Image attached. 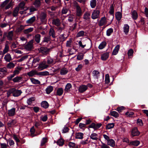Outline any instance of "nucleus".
<instances>
[{
  "instance_id": "nucleus-27",
  "label": "nucleus",
  "mask_w": 148,
  "mask_h": 148,
  "mask_svg": "<svg viewBox=\"0 0 148 148\" xmlns=\"http://www.w3.org/2000/svg\"><path fill=\"white\" fill-rule=\"evenodd\" d=\"M106 45V42L105 41H103L99 45L98 47V48L100 49H102L105 48Z\"/></svg>"
},
{
  "instance_id": "nucleus-55",
  "label": "nucleus",
  "mask_w": 148,
  "mask_h": 148,
  "mask_svg": "<svg viewBox=\"0 0 148 148\" xmlns=\"http://www.w3.org/2000/svg\"><path fill=\"white\" fill-rule=\"evenodd\" d=\"M33 28L30 27L25 29L23 32L24 33L27 34L32 32L33 31Z\"/></svg>"
},
{
  "instance_id": "nucleus-12",
  "label": "nucleus",
  "mask_w": 148,
  "mask_h": 148,
  "mask_svg": "<svg viewBox=\"0 0 148 148\" xmlns=\"http://www.w3.org/2000/svg\"><path fill=\"white\" fill-rule=\"evenodd\" d=\"M109 57V53L106 52L102 54L101 55V60L103 61L106 60Z\"/></svg>"
},
{
  "instance_id": "nucleus-1",
  "label": "nucleus",
  "mask_w": 148,
  "mask_h": 148,
  "mask_svg": "<svg viewBox=\"0 0 148 148\" xmlns=\"http://www.w3.org/2000/svg\"><path fill=\"white\" fill-rule=\"evenodd\" d=\"M22 92L21 90H17L14 88H11L7 91V94L8 97H9L10 94L12 93L14 97H17L21 94Z\"/></svg>"
},
{
  "instance_id": "nucleus-19",
  "label": "nucleus",
  "mask_w": 148,
  "mask_h": 148,
  "mask_svg": "<svg viewBox=\"0 0 148 148\" xmlns=\"http://www.w3.org/2000/svg\"><path fill=\"white\" fill-rule=\"evenodd\" d=\"M22 69V67L20 66H18L16 68L13 72L14 74L16 75L19 74Z\"/></svg>"
},
{
  "instance_id": "nucleus-53",
  "label": "nucleus",
  "mask_w": 148,
  "mask_h": 148,
  "mask_svg": "<svg viewBox=\"0 0 148 148\" xmlns=\"http://www.w3.org/2000/svg\"><path fill=\"white\" fill-rule=\"evenodd\" d=\"M114 124L113 123L108 124L106 127V129H110L113 128L114 126Z\"/></svg>"
},
{
  "instance_id": "nucleus-64",
  "label": "nucleus",
  "mask_w": 148,
  "mask_h": 148,
  "mask_svg": "<svg viewBox=\"0 0 148 148\" xmlns=\"http://www.w3.org/2000/svg\"><path fill=\"white\" fill-rule=\"evenodd\" d=\"M137 123L138 125L140 126H142L143 125L142 121L140 119H138L137 120Z\"/></svg>"
},
{
  "instance_id": "nucleus-42",
  "label": "nucleus",
  "mask_w": 148,
  "mask_h": 148,
  "mask_svg": "<svg viewBox=\"0 0 148 148\" xmlns=\"http://www.w3.org/2000/svg\"><path fill=\"white\" fill-rule=\"evenodd\" d=\"M42 53L45 54H47L50 50L49 49H48L46 48H41Z\"/></svg>"
},
{
  "instance_id": "nucleus-11",
  "label": "nucleus",
  "mask_w": 148,
  "mask_h": 148,
  "mask_svg": "<svg viewBox=\"0 0 148 148\" xmlns=\"http://www.w3.org/2000/svg\"><path fill=\"white\" fill-rule=\"evenodd\" d=\"M107 22V20L105 16L101 18L99 23V25L100 26H102L106 24Z\"/></svg>"
},
{
  "instance_id": "nucleus-16",
  "label": "nucleus",
  "mask_w": 148,
  "mask_h": 148,
  "mask_svg": "<svg viewBox=\"0 0 148 148\" xmlns=\"http://www.w3.org/2000/svg\"><path fill=\"white\" fill-rule=\"evenodd\" d=\"M4 59L7 62H10L12 60V58L10 54L8 53L5 56Z\"/></svg>"
},
{
  "instance_id": "nucleus-40",
  "label": "nucleus",
  "mask_w": 148,
  "mask_h": 148,
  "mask_svg": "<svg viewBox=\"0 0 148 148\" xmlns=\"http://www.w3.org/2000/svg\"><path fill=\"white\" fill-rule=\"evenodd\" d=\"M36 20V17L35 16H33L29 19L26 21V23H32Z\"/></svg>"
},
{
  "instance_id": "nucleus-7",
  "label": "nucleus",
  "mask_w": 148,
  "mask_h": 148,
  "mask_svg": "<svg viewBox=\"0 0 148 148\" xmlns=\"http://www.w3.org/2000/svg\"><path fill=\"white\" fill-rule=\"evenodd\" d=\"M16 113V109L15 108H12L8 111V114L10 116H14Z\"/></svg>"
},
{
  "instance_id": "nucleus-37",
  "label": "nucleus",
  "mask_w": 148,
  "mask_h": 148,
  "mask_svg": "<svg viewBox=\"0 0 148 148\" xmlns=\"http://www.w3.org/2000/svg\"><path fill=\"white\" fill-rule=\"evenodd\" d=\"M16 121L15 120H12L9 121L8 123V125L9 126H13L16 125Z\"/></svg>"
},
{
  "instance_id": "nucleus-34",
  "label": "nucleus",
  "mask_w": 148,
  "mask_h": 148,
  "mask_svg": "<svg viewBox=\"0 0 148 148\" xmlns=\"http://www.w3.org/2000/svg\"><path fill=\"white\" fill-rule=\"evenodd\" d=\"M63 92V90L62 88L58 89L57 90V95L58 96L61 95Z\"/></svg>"
},
{
  "instance_id": "nucleus-13",
  "label": "nucleus",
  "mask_w": 148,
  "mask_h": 148,
  "mask_svg": "<svg viewBox=\"0 0 148 148\" xmlns=\"http://www.w3.org/2000/svg\"><path fill=\"white\" fill-rule=\"evenodd\" d=\"M90 138L93 140H97L99 138V136L97 134L92 133L90 136Z\"/></svg>"
},
{
  "instance_id": "nucleus-54",
  "label": "nucleus",
  "mask_w": 148,
  "mask_h": 148,
  "mask_svg": "<svg viewBox=\"0 0 148 148\" xmlns=\"http://www.w3.org/2000/svg\"><path fill=\"white\" fill-rule=\"evenodd\" d=\"M110 78L109 74H107L105 75V82L106 84H108L110 82Z\"/></svg>"
},
{
  "instance_id": "nucleus-14",
  "label": "nucleus",
  "mask_w": 148,
  "mask_h": 148,
  "mask_svg": "<svg viewBox=\"0 0 148 148\" xmlns=\"http://www.w3.org/2000/svg\"><path fill=\"white\" fill-rule=\"evenodd\" d=\"M76 11V14L78 16L81 15L82 13V10L81 8L78 5H76L75 6Z\"/></svg>"
},
{
  "instance_id": "nucleus-47",
  "label": "nucleus",
  "mask_w": 148,
  "mask_h": 148,
  "mask_svg": "<svg viewBox=\"0 0 148 148\" xmlns=\"http://www.w3.org/2000/svg\"><path fill=\"white\" fill-rule=\"evenodd\" d=\"M35 100V98L34 97H32L27 99V103L28 105H30L32 102Z\"/></svg>"
},
{
  "instance_id": "nucleus-49",
  "label": "nucleus",
  "mask_w": 148,
  "mask_h": 148,
  "mask_svg": "<svg viewBox=\"0 0 148 148\" xmlns=\"http://www.w3.org/2000/svg\"><path fill=\"white\" fill-rule=\"evenodd\" d=\"M47 64L49 65L53 64V61L52 58L49 57L47 58Z\"/></svg>"
},
{
  "instance_id": "nucleus-43",
  "label": "nucleus",
  "mask_w": 148,
  "mask_h": 148,
  "mask_svg": "<svg viewBox=\"0 0 148 148\" xmlns=\"http://www.w3.org/2000/svg\"><path fill=\"white\" fill-rule=\"evenodd\" d=\"M9 46L8 45H6L5 46L4 48V49L2 53L3 55L7 53L9 50Z\"/></svg>"
},
{
  "instance_id": "nucleus-48",
  "label": "nucleus",
  "mask_w": 148,
  "mask_h": 148,
  "mask_svg": "<svg viewBox=\"0 0 148 148\" xmlns=\"http://www.w3.org/2000/svg\"><path fill=\"white\" fill-rule=\"evenodd\" d=\"M40 35L39 34H37L35 36V39L36 42L38 43L40 42Z\"/></svg>"
},
{
  "instance_id": "nucleus-36",
  "label": "nucleus",
  "mask_w": 148,
  "mask_h": 148,
  "mask_svg": "<svg viewBox=\"0 0 148 148\" xmlns=\"http://www.w3.org/2000/svg\"><path fill=\"white\" fill-rule=\"evenodd\" d=\"M114 17L113 14H110L107 16V20H108L109 21V22L111 23Z\"/></svg>"
},
{
  "instance_id": "nucleus-9",
  "label": "nucleus",
  "mask_w": 148,
  "mask_h": 148,
  "mask_svg": "<svg viewBox=\"0 0 148 148\" xmlns=\"http://www.w3.org/2000/svg\"><path fill=\"white\" fill-rule=\"evenodd\" d=\"M87 88L88 87L87 86L82 85L79 87L78 90L80 92L82 93L85 91Z\"/></svg>"
},
{
  "instance_id": "nucleus-56",
  "label": "nucleus",
  "mask_w": 148,
  "mask_h": 148,
  "mask_svg": "<svg viewBox=\"0 0 148 148\" xmlns=\"http://www.w3.org/2000/svg\"><path fill=\"white\" fill-rule=\"evenodd\" d=\"M113 32V29L112 28L108 29L106 31V35L107 36H110Z\"/></svg>"
},
{
  "instance_id": "nucleus-29",
  "label": "nucleus",
  "mask_w": 148,
  "mask_h": 148,
  "mask_svg": "<svg viewBox=\"0 0 148 148\" xmlns=\"http://www.w3.org/2000/svg\"><path fill=\"white\" fill-rule=\"evenodd\" d=\"M115 16L116 18L118 21H119L121 20L122 17V14L120 12H117L116 13Z\"/></svg>"
},
{
  "instance_id": "nucleus-25",
  "label": "nucleus",
  "mask_w": 148,
  "mask_h": 148,
  "mask_svg": "<svg viewBox=\"0 0 148 148\" xmlns=\"http://www.w3.org/2000/svg\"><path fill=\"white\" fill-rule=\"evenodd\" d=\"M68 72V70L66 68L62 69L60 71V74L62 75H64L66 74Z\"/></svg>"
},
{
  "instance_id": "nucleus-32",
  "label": "nucleus",
  "mask_w": 148,
  "mask_h": 148,
  "mask_svg": "<svg viewBox=\"0 0 148 148\" xmlns=\"http://www.w3.org/2000/svg\"><path fill=\"white\" fill-rule=\"evenodd\" d=\"M97 1L96 0H91L90 1V5L92 8H94L96 5Z\"/></svg>"
},
{
  "instance_id": "nucleus-10",
  "label": "nucleus",
  "mask_w": 148,
  "mask_h": 148,
  "mask_svg": "<svg viewBox=\"0 0 148 148\" xmlns=\"http://www.w3.org/2000/svg\"><path fill=\"white\" fill-rule=\"evenodd\" d=\"M52 24L56 26H58L61 24L60 20L58 18L54 19L52 21Z\"/></svg>"
},
{
  "instance_id": "nucleus-15",
  "label": "nucleus",
  "mask_w": 148,
  "mask_h": 148,
  "mask_svg": "<svg viewBox=\"0 0 148 148\" xmlns=\"http://www.w3.org/2000/svg\"><path fill=\"white\" fill-rule=\"evenodd\" d=\"M120 48V45H117L114 49L112 54L114 55H116L119 51Z\"/></svg>"
},
{
  "instance_id": "nucleus-30",
  "label": "nucleus",
  "mask_w": 148,
  "mask_h": 148,
  "mask_svg": "<svg viewBox=\"0 0 148 148\" xmlns=\"http://www.w3.org/2000/svg\"><path fill=\"white\" fill-rule=\"evenodd\" d=\"M53 88L52 86H48L46 89L45 90L47 94H49L53 90Z\"/></svg>"
},
{
  "instance_id": "nucleus-45",
  "label": "nucleus",
  "mask_w": 148,
  "mask_h": 148,
  "mask_svg": "<svg viewBox=\"0 0 148 148\" xmlns=\"http://www.w3.org/2000/svg\"><path fill=\"white\" fill-rule=\"evenodd\" d=\"M15 64H14L12 62H10L8 63L7 66V67L9 69H11L14 67Z\"/></svg>"
},
{
  "instance_id": "nucleus-33",
  "label": "nucleus",
  "mask_w": 148,
  "mask_h": 148,
  "mask_svg": "<svg viewBox=\"0 0 148 148\" xmlns=\"http://www.w3.org/2000/svg\"><path fill=\"white\" fill-rule=\"evenodd\" d=\"M49 75V73L47 71H42L39 73L37 72V75H38L46 76Z\"/></svg>"
},
{
  "instance_id": "nucleus-38",
  "label": "nucleus",
  "mask_w": 148,
  "mask_h": 148,
  "mask_svg": "<svg viewBox=\"0 0 148 148\" xmlns=\"http://www.w3.org/2000/svg\"><path fill=\"white\" fill-rule=\"evenodd\" d=\"M41 106L42 107L44 108H47L49 106L48 103L45 101L42 102L41 104Z\"/></svg>"
},
{
  "instance_id": "nucleus-35",
  "label": "nucleus",
  "mask_w": 148,
  "mask_h": 148,
  "mask_svg": "<svg viewBox=\"0 0 148 148\" xmlns=\"http://www.w3.org/2000/svg\"><path fill=\"white\" fill-rule=\"evenodd\" d=\"M13 35V32L12 31H10L8 33L7 37L9 40H12Z\"/></svg>"
},
{
  "instance_id": "nucleus-31",
  "label": "nucleus",
  "mask_w": 148,
  "mask_h": 148,
  "mask_svg": "<svg viewBox=\"0 0 148 148\" xmlns=\"http://www.w3.org/2000/svg\"><path fill=\"white\" fill-rule=\"evenodd\" d=\"M19 10V7H16L14 9L13 13V15L14 16H17Z\"/></svg>"
},
{
  "instance_id": "nucleus-63",
  "label": "nucleus",
  "mask_w": 148,
  "mask_h": 148,
  "mask_svg": "<svg viewBox=\"0 0 148 148\" xmlns=\"http://www.w3.org/2000/svg\"><path fill=\"white\" fill-rule=\"evenodd\" d=\"M50 37L47 36L45 37L44 38V40H43V42H50Z\"/></svg>"
},
{
  "instance_id": "nucleus-21",
  "label": "nucleus",
  "mask_w": 148,
  "mask_h": 148,
  "mask_svg": "<svg viewBox=\"0 0 148 148\" xmlns=\"http://www.w3.org/2000/svg\"><path fill=\"white\" fill-rule=\"evenodd\" d=\"M84 134L81 132H78L75 134V138L82 139L83 138Z\"/></svg>"
},
{
  "instance_id": "nucleus-3",
  "label": "nucleus",
  "mask_w": 148,
  "mask_h": 148,
  "mask_svg": "<svg viewBox=\"0 0 148 148\" xmlns=\"http://www.w3.org/2000/svg\"><path fill=\"white\" fill-rule=\"evenodd\" d=\"M93 78L95 83H99L100 82L99 80V73L97 71L94 70L92 73Z\"/></svg>"
},
{
  "instance_id": "nucleus-60",
  "label": "nucleus",
  "mask_w": 148,
  "mask_h": 148,
  "mask_svg": "<svg viewBox=\"0 0 148 148\" xmlns=\"http://www.w3.org/2000/svg\"><path fill=\"white\" fill-rule=\"evenodd\" d=\"M84 54L82 53H80L77 56V59L78 60H81L83 59Z\"/></svg>"
},
{
  "instance_id": "nucleus-18",
  "label": "nucleus",
  "mask_w": 148,
  "mask_h": 148,
  "mask_svg": "<svg viewBox=\"0 0 148 148\" xmlns=\"http://www.w3.org/2000/svg\"><path fill=\"white\" fill-rule=\"evenodd\" d=\"M36 75H37V71L36 70H32L27 73V75L29 77H33Z\"/></svg>"
},
{
  "instance_id": "nucleus-44",
  "label": "nucleus",
  "mask_w": 148,
  "mask_h": 148,
  "mask_svg": "<svg viewBox=\"0 0 148 148\" xmlns=\"http://www.w3.org/2000/svg\"><path fill=\"white\" fill-rule=\"evenodd\" d=\"M140 143L139 141L135 140L131 142L130 144V145L137 146L140 144Z\"/></svg>"
},
{
  "instance_id": "nucleus-59",
  "label": "nucleus",
  "mask_w": 148,
  "mask_h": 148,
  "mask_svg": "<svg viewBox=\"0 0 148 148\" xmlns=\"http://www.w3.org/2000/svg\"><path fill=\"white\" fill-rule=\"evenodd\" d=\"M40 119L44 122L46 121L47 119V115H42L40 117Z\"/></svg>"
},
{
  "instance_id": "nucleus-24",
  "label": "nucleus",
  "mask_w": 148,
  "mask_h": 148,
  "mask_svg": "<svg viewBox=\"0 0 148 148\" xmlns=\"http://www.w3.org/2000/svg\"><path fill=\"white\" fill-rule=\"evenodd\" d=\"M108 145L112 147H114L115 145V143L114 140L112 139H110L107 141Z\"/></svg>"
},
{
  "instance_id": "nucleus-8",
  "label": "nucleus",
  "mask_w": 148,
  "mask_h": 148,
  "mask_svg": "<svg viewBox=\"0 0 148 148\" xmlns=\"http://www.w3.org/2000/svg\"><path fill=\"white\" fill-rule=\"evenodd\" d=\"M7 72V71L6 68L4 67L0 69V77H3L6 75Z\"/></svg>"
},
{
  "instance_id": "nucleus-5",
  "label": "nucleus",
  "mask_w": 148,
  "mask_h": 148,
  "mask_svg": "<svg viewBox=\"0 0 148 148\" xmlns=\"http://www.w3.org/2000/svg\"><path fill=\"white\" fill-rule=\"evenodd\" d=\"M100 12L99 10H95L94 11L92 14V18L95 19L98 18Z\"/></svg>"
},
{
  "instance_id": "nucleus-26",
  "label": "nucleus",
  "mask_w": 148,
  "mask_h": 148,
  "mask_svg": "<svg viewBox=\"0 0 148 148\" xmlns=\"http://www.w3.org/2000/svg\"><path fill=\"white\" fill-rule=\"evenodd\" d=\"M90 13L88 12H86L84 15L83 18L84 19L88 21L90 18Z\"/></svg>"
},
{
  "instance_id": "nucleus-57",
  "label": "nucleus",
  "mask_w": 148,
  "mask_h": 148,
  "mask_svg": "<svg viewBox=\"0 0 148 148\" xmlns=\"http://www.w3.org/2000/svg\"><path fill=\"white\" fill-rule=\"evenodd\" d=\"M9 2V0H5L1 5V7H5Z\"/></svg>"
},
{
  "instance_id": "nucleus-58",
  "label": "nucleus",
  "mask_w": 148,
  "mask_h": 148,
  "mask_svg": "<svg viewBox=\"0 0 148 148\" xmlns=\"http://www.w3.org/2000/svg\"><path fill=\"white\" fill-rule=\"evenodd\" d=\"M47 141V139L46 138H43L42 139L41 141L40 146H42L44 145Z\"/></svg>"
},
{
  "instance_id": "nucleus-62",
  "label": "nucleus",
  "mask_w": 148,
  "mask_h": 148,
  "mask_svg": "<svg viewBox=\"0 0 148 148\" xmlns=\"http://www.w3.org/2000/svg\"><path fill=\"white\" fill-rule=\"evenodd\" d=\"M134 113L132 112H127L125 113V115L128 117H131L133 114Z\"/></svg>"
},
{
  "instance_id": "nucleus-22",
  "label": "nucleus",
  "mask_w": 148,
  "mask_h": 148,
  "mask_svg": "<svg viewBox=\"0 0 148 148\" xmlns=\"http://www.w3.org/2000/svg\"><path fill=\"white\" fill-rule=\"evenodd\" d=\"M22 77L17 76L14 78L12 79V81L14 82H18L22 81Z\"/></svg>"
},
{
  "instance_id": "nucleus-4",
  "label": "nucleus",
  "mask_w": 148,
  "mask_h": 148,
  "mask_svg": "<svg viewBox=\"0 0 148 148\" xmlns=\"http://www.w3.org/2000/svg\"><path fill=\"white\" fill-rule=\"evenodd\" d=\"M47 15L44 12L41 13L39 14V18L42 23H45L47 21Z\"/></svg>"
},
{
  "instance_id": "nucleus-46",
  "label": "nucleus",
  "mask_w": 148,
  "mask_h": 148,
  "mask_svg": "<svg viewBox=\"0 0 148 148\" xmlns=\"http://www.w3.org/2000/svg\"><path fill=\"white\" fill-rule=\"evenodd\" d=\"M64 143V141L63 139L62 138H60L57 141V145L60 146H62Z\"/></svg>"
},
{
  "instance_id": "nucleus-52",
  "label": "nucleus",
  "mask_w": 148,
  "mask_h": 148,
  "mask_svg": "<svg viewBox=\"0 0 148 148\" xmlns=\"http://www.w3.org/2000/svg\"><path fill=\"white\" fill-rule=\"evenodd\" d=\"M112 116L117 118L119 116V114L115 111H113L110 112Z\"/></svg>"
},
{
  "instance_id": "nucleus-50",
  "label": "nucleus",
  "mask_w": 148,
  "mask_h": 148,
  "mask_svg": "<svg viewBox=\"0 0 148 148\" xmlns=\"http://www.w3.org/2000/svg\"><path fill=\"white\" fill-rule=\"evenodd\" d=\"M72 40L71 39H70L68 40H67L66 44V47H71L72 46Z\"/></svg>"
},
{
  "instance_id": "nucleus-39",
  "label": "nucleus",
  "mask_w": 148,
  "mask_h": 148,
  "mask_svg": "<svg viewBox=\"0 0 148 148\" xmlns=\"http://www.w3.org/2000/svg\"><path fill=\"white\" fill-rule=\"evenodd\" d=\"M49 33L50 36H52V37L54 38L55 37V32L53 28H51L50 29Z\"/></svg>"
},
{
  "instance_id": "nucleus-61",
  "label": "nucleus",
  "mask_w": 148,
  "mask_h": 148,
  "mask_svg": "<svg viewBox=\"0 0 148 148\" xmlns=\"http://www.w3.org/2000/svg\"><path fill=\"white\" fill-rule=\"evenodd\" d=\"M100 146L101 148H110L107 145L103 143L102 142H101V144L100 145Z\"/></svg>"
},
{
  "instance_id": "nucleus-2",
  "label": "nucleus",
  "mask_w": 148,
  "mask_h": 148,
  "mask_svg": "<svg viewBox=\"0 0 148 148\" xmlns=\"http://www.w3.org/2000/svg\"><path fill=\"white\" fill-rule=\"evenodd\" d=\"M49 66V65L47 64L46 61L44 60L39 64L38 68L39 70H42L47 68Z\"/></svg>"
},
{
  "instance_id": "nucleus-23",
  "label": "nucleus",
  "mask_w": 148,
  "mask_h": 148,
  "mask_svg": "<svg viewBox=\"0 0 148 148\" xmlns=\"http://www.w3.org/2000/svg\"><path fill=\"white\" fill-rule=\"evenodd\" d=\"M129 26L127 24H125L123 27V32L125 34H127L129 31Z\"/></svg>"
},
{
  "instance_id": "nucleus-17",
  "label": "nucleus",
  "mask_w": 148,
  "mask_h": 148,
  "mask_svg": "<svg viewBox=\"0 0 148 148\" xmlns=\"http://www.w3.org/2000/svg\"><path fill=\"white\" fill-rule=\"evenodd\" d=\"M33 40H31L25 46V48L28 50H30L32 47V44L33 43Z\"/></svg>"
},
{
  "instance_id": "nucleus-41",
  "label": "nucleus",
  "mask_w": 148,
  "mask_h": 148,
  "mask_svg": "<svg viewBox=\"0 0 148 148\" xmlns=\"http://www.w3.org/2000/svg\"><path fill=\"white\" fill-rule=\"evenodd\" d=\"M71 84L69 83H68L66 84L65 86L64 90L65 91L68 92L69 90L72 87Z\"/></svg>"
},
{
  "instance_id": "nucleus-6",
  "label": "nucleus",
  "mask_w": 148,
  "mask_h": 148,
  "mask_svg": "<svg viewBox=\"0 0 148 148\" xmlns=\"http://www.w3.org/2000/svg\"><path fill=\"white\" fill-rule=\"evenodd\" d=\"M131 133L133 136H138L140 134V132L138 131L137 127H135L133 128Z\"/></svg>"
},
{
  "instance_id": "nucleus-20",
  "label": "nucleus",
  "mask_w": 148,
  "mask_h": 148,
  "mask_svg": "<svg viewBox=\"0 0 148 148\" xmlns=\"http://www.w3.org/2000/svg\"><path fill=\"white\" fill-rule=\"evenodd\" d=\"M132 17L134 20H136L138 17L137 12L135 10H134L132 13Z\"/></svg>"
},
{
  "instance_id": "nucleus-28",
  "label": "nucleus",
  "mask_w": 148,
  "mask_h": 148,
  "mask_svg": "<svg viewBox=\"0 0 148 148\" xmlns=\"http://www.w3.org/2000/svg\"><path fill=\"white\" fill-rule=\"evenodd\" d=\"M31 81L34 84H40V81L38 79H36L34 78L30 79Z\"/></svg>"
},
{
  "instance_id": "nucleus-51",
  "label": "nucleus",
  "mask_w": 148,
  "mask_h": 148,
  "mask_svg": "<svg viewBox=\"0 0 148 148\" xmlns=\"http://www.w3.org/2000/svg\"><path fill=\"white\" fill-rule=\"evenodd\" d=\"M13 2L12 1H11L10 2H9L7 4V5L5 6V9L6 10L10 8L12 5H13Z\"/></svg>"
}]
</instances>
